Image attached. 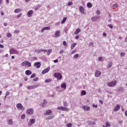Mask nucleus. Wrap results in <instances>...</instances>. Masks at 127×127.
I'll use <instances>...</instances> for the list:
<instances>
[{"label": "nucleus", "mask_w": 127, "mask_h": 127, "mask_svg": "<svg viewBox=\"0 0 127 127\" xmlns=\"http://www.w3.org/2000/svg\"><path fill=\"white\" fill-rule=\"evenodd\" d=\"M10 94V93H9V92H7L6 93L5 95H6V96H9Z\"/></svg>", "instance_id": "55"}, {"label": "nucleus", "mask_w": 127, "mask_h": 127, "mask_svg": "<svg viewBox=\"0 0 127 127\" xmlns=\"http://www.w3.org/2000/svg\"><path fill=\"white\" fill-rule=\"evenodd\" d=\"M60 25V22H57L56 23L55 25Z\"/></svg>", "instance_id": "64"}, {"label": "nucleus", "mask_w": 127, "mask_h": 127, "mask_svg": "<svg viewBox=\"0 0 127 127\" xmlns=\"http://www.w3.org/2000/svg\"><path fill=\"white\" fill-rule=\"evenodd\" d=\"M81 94L82 95V96H84V95H86V91L82 90Z\"/></svg>", "instance_id": "38"}, {"label": "nucleus", "mask_w": 127, "mask_h": 127, "mask_svg": "<svg viewBox=\"0 0 127 127\" xmlns=\"http://www.w3.org/2000/svg\"><path fill=\"white\" fill-rule=\"evenodd\" d=\"M7 35V37L10 38L11 37V36H12V35L10 34V33H7L6 34Z\"/></svg>", "instance_id": "36"}, {"label": "nucleus", "mask_w": 127, "mask_h": 127, "mask_svg": "<svg viewBox=\"0 0 127 127\" xmlns=\"http://www.w3.org/2000/svg\"><path fill=\"white\" fill-rule=\"evenodd\" d=\"M96 13H97V14H100L101 12H100L99 10H97V11H96Z\"/></svg>", "instance_id": "59"}, {"label": "nucleus", "mask_w": 127, "mask_h": 127, "mask_svg": "<svg viewBox=\"0 0 127 127\" xmlns=\"http://www.w3.org/2000/svg\"><path fill=\"white\" fill-rule=\"evenodd\" d=\"M9 53L10 54H18L19 52L14 49H11Z\"/></svg>", "instance_id": "8"}, {"label": "nucleus", "mask_w": 127, "mask_h": 127, "mask_svg": "<svg viewBox=\"0 0 127 127\" xmlns=\"http://www.w3.org/2000/svg\"><path fill=\"white\" fill-rule=\"evenodd\" d=\"M79 11L82 13V14H84L85 12H84L85 11V8L82 6H80L79 7Z\"/></svg>", "instance_id": "17"}, {"label": "nucleus", "mask_w": 127, "mask_h": 127, "mask_svg": "<svg viewBox=\"0 0 127 127\" xmlns=\"http://www.w3.org/2000/svg\"><path fill=\"white\" fill-rule=\"evenodd\" d=\"M66 20H67V18L64 17L63 18V20L61 21L62 24H63V23H65V22L66 21Z\"/></svg>", "instance_id": "31"}, {"label": "nucleus", "mask_w": 127, "mask_h": 127, "mask_svg": "<svg viewBox=\"0 0 127 127\" xmlns=\"http://www.w3.org/2000/svg\"><path fill=\"white\" fill-rule=\"evenodd\" d=\"M14 32V33H18L19 32V31H18V30H15Z\"/></svg>", "instance_id": "61"}, {"label": "nucleus", "mask_w": 127, "mask_h": 127, "mask_svg": "<svg viewBox=\"0 0 127 127\" xmlns=\"http://www.w3.org/2000/svg\"><path fill=\"white\" fill-rule=\"evenodd\" d=\"M25 74L27 76H29V75H31V74H32V72H31V70H27L25 71Z\"/></svg>", "instance_id": "24"}, {"label": "nucleus", "mask_w": 127, "mask_h": 127, "mask_svg": "<svg viewBox=\"0 0 127 127\" xmlns=\"http://www.w3.org/2000/svg\"><path fill=\"white\" fill-rule=\"evenodd\" d=\"M46 104H47V101H46V100H44L43 102L41 103L40 106L41 107H44V106H45Z\"/></svg>", "instance_id": "23"}, {"label": "nucleus", "mask_w": 127, "mask_h": 127, "mask_svg": "<svg viewBox=\"0 0 127 127\" xmlns=\"http://www.w3.org/2000/svg\"><path fill=\"white\" fill-rule=\"evenodd\" d=\"M21 15H22V13H20L19 14H18L16 16V17H17V18H19V17H20V16H21Z\"/></svg>", "instance_id": "50"}, {"label": "nucleus", "mask_w": 127, "mask_h": 127, "mask_svg": "<svg viewBox=\"0 0 127 127\" xmlns=\"http://www.w3.org/2000/svg\"><path fill=\"white\" fill-rule=\"evenodd\" d=\"M61 87L62 89L66 90V88H67V84H66V83L64 82L61 84Z\"/></svg>", "instance_id": "18"}, {"label": "nucleus", "mask_w": 127, "mask_h": 127, "mask_svg": "<svg viewBox=\"0 0 127 127\" xmlns=\"http://www.w3.org/2000/svg\"><path fill=\"white\" fill-rule=\"evenodd\" d=\"M105 126L106 127H111V124L109 122H106Z\"/></svg>", "instance_id": "37"}, {"label": "nucleus", "mask_w": 127, "mask_h": 127, "mask_svg": "<svg viewBox=\"0 0 127 127\" xmlns=\"http://www.w3.org/2000/svg\"><path fill=\"white\" fill-rule=\"evenodd\" d=\"M34 66H35V67H36L37 69H39V68L41 66V64L39 62H36L34 64Z\"/></svg>", "instance_id": "14"}, {"label": "nucleus", "mask_w": 127, "mask_h": 127, "mask_svg": "<svg viewBox=\"0 0 127 127\" xmlns=\"http://www.w3.org/2000/svg\"><path fill=\"white\" fill-rule=\"evenodd\" d=\"M79 32H81V29L80 28L76 29L75 30V31L74 32V34L77 35L78 33H79Z\"/></svg>", "instance_id": "26"}, {"label": "nucleus", "mask_w": 127, "mask_h": 127, "mask_svg": "<svg viewBox=\"0 0 127 127\" xmlns=\"http://www.w3.org/2000/svg\"><path fill=\"white\" fill-rule=\"evenodd\" d=\"M3 25L4 26H7V23H4Z\"/></svg>", "instance_id": "63"}, {"label": "nucleus", "mask_w": 127, "mask_h": 127, "mask_svg": "<svg viewBox=\"0 0 127 127\" xmlns=\"http://www.w3.org/2000/svg\"><path fill=\"white\" fill-rule=\"evenodd\" d=\"M39 86V85L35 84V85L27 86V88L28 90H32V89H35L36 88H38Z\"/></svg>", "instance_id": "6"}, {"label": "nucleus", "mask_w": 127, "mask_h": 127, "mask_svg": "<svg viewBox=\"0 0 127 127\" xmlns=\"http://www.w3.org/2000/svg\"><path fill=\"white\" fill-rule=\"evenodd\" d=\"M99 18H100V16H93L91 17V20L92 21L95 22L96 20H98Z\"/></svg>", "instance_id": "16"}, {"label": "nucleus", "mask_w": 127, "mask_h": 127, "mask_svg": "<svg viewBox=\"0 0 127 127\" xmlns=\"http://www.w3.org/2000/svg\"><path fill=\"white\" fill-rule=\"evenodd\" d=\"M34 110L32 108H29L26 111V114L27 115H28L29 116H32L33 115Z\"/></svg>", "instance_id": "2"}, {"label": "nucleus", "mask_w": 127, "mask_h": 127, "mask_svg": "<svg viewBox=\"0 0 127 127\" xmlns=\"http://www.w3.org/2000/svg\"><path fill=\"white\" fill-rule=\"evenodd\" d=\"M16 108L19 111H21V110H23V106L20 103H18L16 105Z\"/></svg>", "instance_id": "10"}, {"label": "nucleus", "mask_w": 127, "mask_h": 127, "mask_svg": "<svg viewBox=\"0 0 127 127\" xmlns=\"http://www.w3.org/2000/svg\"><path fill=\"white\" fill-rule=\"evenodd\" d=\"M61 34V32L60 30L56 31L55 32V34L54 37L57 38V37H60V34Z\"/></svg>", "instance_id": "7"}, {"label": "nucleus", "mask_w": 127, "mask_h": 127, "mask_svg": "<svg viewBox=\"0 0 127 127\" xmlns=\"http://www.w3.org/2000/svg\"><path fill=\"white\" fill-rule=\"evenodd\" d=\"M38 80V78H35L33 79V81H34L35 82L37 81Z\"/></svg>", "instance_id": "60"}, {"label": "nucleus", "mask_w": 127, "mask_h": 127, "mask_svg": "<svg viewBox=\"0 0 127 127\" xmlns=\"http://www.w3.org/2000/svg\"><path fill=\"white\" fill-rule=\"evenodd\" d=\"M64 30L65 33H67V31H68V28L67 27H65Z\"/></svg>", "instance_id": "51"}, {"label": "nucleus", "mask_w": 127, "mask_h": 127, "mask_svg": "<svg viewBox=\"0 0 127 127\" xmlns=\"http://www.w3.org/2000/svg\"><path fill=\"white\" fill-rule=\"evenodd\" d=\"M112 66H113V63L110 62L107 65V68L110 69V68H111V67H112Z\"/></svg>", "instance_id": "28"}, {"label": "nucleus", "mask_w": 127, "mask_h": 127, "mask_svg": "<svg viewBox=\"0 0 127 127\" xmlns=\"http://www.w3.org/2000/svg\"><path fill=\"white\" fill-rule=\"evenodd\" d=\"M89 125H96V122H90V123H89Z\"/></svg>", "instance_id": "45"}, {"label": "nucleus", "mask_w": 127, "mask_h": 127, "mask_svg": "<svg viewBox=\"0 0 127 127\" xmlns=\"http://www.w3.org/2000/svg\"><path fill=\"white\" fill-rule=\"evenodd\" d=\"M21 9L20 8H17L14 10L15 13H19V12H21Z\"/></svg>", "instance_id": "25"}, {"label": "nucleus", "mask_w": 127, "mask_h": 127, "mask_svg": "<svg viewBox=\"0 0 127 127\" xmlns=\"http://www.w3.org/2000/svg\"><path fill=\"white\" fill-rule=\"evenodd\" d=\"M38 53H41V52H42V49L41 50H39L38 51H37Z\"/></svg>", "instance_id": "56"}, {"label": "nucleus", "mask_w": 127, "mask_h": 127, "mask_svg": "<svg viewBox=\"0 0 127 127\" xmlns=\"http://www.w3.org/2000/svg\"><path fill=\"white\" fill-rule=\"evenodd\" d=\"M108 26H109V27H110V28H113V25H112V24H109L108 25Z\"/></svg>", "instance_id": "54"}, {"label": "nucleus", "mask_w": 127, "mask_h": 127, "mask_svg": "<svg viewBox=\"0 0 127 127\" xmlns=\"http://www.w3.org/2000/svg\"><path fill=\"white\" fill-rule=\"evenodd\" d=\"M92 106L94 108H98V105L93 104Z\"/></svg>", "instance_id": "57"}, {"label": "nucleus", "mask_w": 127, "mask_h": 127, "mask_svg": "<svg viewBox=\"0 0 127 127\" xmlns=\"http://www.w3.org/2000/svg\"><path fill=\"white\" fill-rule=\"evenodd\" d=\"M51 81H52V79H46L45 82V83H50V82H51Z\"/></svg>", "instance_id": "33"}, {"label": "nucleus", "mask_w": 127, "mask_h": 127, "mask_svg": "<svg viewBox=\"0 0 127 127\" xmlns=\"http://www.w3.org/2000/svg\"><path fill=\"white\" fill-rule=\"evenodd\" d=\"M32 14H33V11L32 10H30L27 13V16L28 17H31L32 16Z\"/></svg>", "instance_id": "15"}, {"label": "nucleus", "mask_w": 127, "mask_h": 127, "mask_svg": "<svg viewBox=\"0 0 127 127\" xmlns=\"http://www.w3.org/2000/svg\"><path fill=\"white\" fill-rule=\"evenodd\" d=\"M4 46L0 44V48H3Z\"/></svg>", "instance_id": "58"}, {"label": "nucleus", "mask_w": 127, "mask_h": 127, "mask_svg": "<svg viewBox=\"0 0 127 127\" xmlns=\"http://www.w3.org/2000/svg\"><path fill=\"white\" fill-rule=\"evenodd\" d=\"M98 60L99 61H104V60H103V57H99Z\"/></svg>", "instance_id": "48"}, {"label": "nucleus", "mask_w": 127, "mask_h": 127, "mask_svg": "<svg viewBox=\"0 0 127 127\" xmlns=\"http://www.w3.org/2000/svg\"><path fill=\"white\" fill-rule=\"evenodd\" d=\"M113 7H118V4H114L113 5Z\"/></svg>", "instance_id": "52"}, {"label": "nucleus", "mask_w": 127, "mask_h": 127, "mask_svg": "<svg viewBox=\"0 0 127 127\" xmlns=\"http://www.w3.org/2000/svg\"><path fill=\"white\" fill-rule=\"evenodd\" d=\"M22 66H28V67H31V63L28 61H24L21 64Z\"/></svg>", "instance_id": "3"}, {"label": "nucleus", "mask_w": 127, "mask_h": 127, "mask_svg": "<svg viewBox=\"0 0 127 127\" xmlns=\"http://www.w3.org/2000/svg\"><path fill=\"white\" fill-rule=\"evenodd\" d=\"M50 70V67H48V68L44 69L42 71V74L43 75H44V74H46V73H48L49 72Z\"/></svg>", "instance_id": "12"}, {"label": "nucleus", "mask_w": 127, "mask_h": 127, "mask_svg": "<svg viewBox=\"0 0 127 127\" xmlns=\"http://www.w3.org/2000/svg\"><path fill=\"white\" fill-rule=\"evenodd\" d=\"M54 76L55 78H57L58 80H61V79H62V74L59 72L55 73Z\"/></svg>", "instance_id": "1"}, {"label": "nucleus", "mask_w": 127, "mask_h": 127, "mask_svg": "<svg viewBox=\"0 0 127 127\" xmlns=\"http://www.w3.org/2000/svg\"><path fill=\"white\" fill-rule=\"evenodd\" d=\"M44 116H50L52 115V111L51 110H47L46 112L44 114Z\"/></svg>", "instance_id": "11"}, {"label": "nucleus", "mask_w": 127, "mask_h": 127, "mask_svg": "<svg viewBox=\"0 0 127 127\" xmlns=\"http://www.w3.org/2000/svg\"><path fill=\"white\" fill-rule=\"evenodd\" d=\"M73 4V2L72 1H69L68 2V5H72Z\"/></svg>", "instance_id": "49"}, {"label": "nucleus", "mask_w": 127, "mask_h": 127, "mask_svg": "<svg viewBox=\"0 0 127 127\" xmlns=\"http://www.w3.org/2000/svg\"><path fill=\"white\" fill-rule=\"evenodd\" d=\"M50 27H45L41 29V32H44L45 30H50Z\"/></svg>", "instance_id": "21"}, {"label": "nucleus", "mask_w": 127, "mask_h": 127, "mask_svg": "<svg viewBox=\"0 0 127 127\" xmlns=\"http://www.w3.org/2000/svg\"><path fill=\"white\" fill-rule=\"evenodd\" d=\"M120 55H121V56L122 57H125L126 54H125V53L122 52V53H121L120 54Z\"/></svg>", "instance_id": "40"}, {"label": "nucleus", "mask_w": 127, "mask_h": 127, "mask_svg": "<svg viewBox=\"0 0 127 127\" xmlns=\"http://www.w3.org/2000/svg\"><path fill=\"white\" fill-rule=\"evenodd\" d=\"M78 57H79V55L78 54H75L74 56H73V58H78Z\"/></svg>", "instance_id": "43"}, {"label": "nucleus", "mask_w": 127, "mask_h": 127, "mask_svg": "<svg viewBox=\"0 0 127 127\" xmlns=\"http://www.w3.org/2000/svg\"><path fill=\"white\" fill-rule=\"evenodd\" d=\"M76 52H77V51L76 50H74L71 52V54H74L76 53Z\"/></svg>", "instance_id": "46"}, {"label": "nucleus", "mask_w": 127, "mask_h": 127, "mask_svg": "<svg viewBox=\"0 0 127 127\" xmlns=\"http://www.w3.org/2000/svg\"><path fill=\"white\" fill-rule=\"evenodd\" d=\"M21 120H24V119H25V116L24 115H21Z\"/></svg>", "instance_id": "44"}, {"label": "nucleus", "mask_w": 127, "mask_h": 127, "mask_svg": "<svg viewBox=\"0 0 127 127\" xmlns=\"http://www.w3.org/2000/svg\"><path fill=\"white\" fill-rule=\"evenodd\" d=\"M7 124L9 126H12L13 125V122H12V119H9L7 121Z\"/></svg>", "instance_id": "22"}, {"label": "nucleus", "mask_w": 127, "mask_h": 127, "mask_svg": "<svg viewBox=\"0 0 127 127\" xmlns=\"http://www.w3.org/2000/svg\"><path fill=\"white\" fill-rule=\"evenodd\" d=\"M87 6L88 7V8H91V7H92L93 4H92V3L90 2H88L87 4Z\"/></svg>", "instance_id": "27"}, {"label": "nucleus", "mask_w": 127, "mask_h": 127, "mask_svg": "<svg viewBox=\"0 0 127 127\" xmlns=\"http://www.w3.org/2000/svg\"><path fill=\"white\" fill-rule=\"evenodd\" d=\"M117 80L112 81L108 83V86H109V87H115V86L117 85Z\"/></svg>", "instance_id": "4"}, {"label": "nucleus", "mask_w": 127, "mask_h": 127, "mask_svg": "<svg viewBox=\"0 0 127 127\" xmlns=\"http://www.w3.org/2000/svg\"><path fill=\"white\" fill-rule=\"evenodd\" d=\"M120 109H121V106L119 105H118L115 107L113 111L114 112H118Z\"/></svg>", "instance_id": "20"}, {"label": "nucleus", "mask_w": 127, "mask_h": 127, "mask_svg": "<svg viewBox=\"0 0 127 127\" xmlns=\"http://www.w3.org/2000/svg\"><path fill=\"white\" fill-rule=\"evenodd\" d=\"M101 74H102L101 71L97 70L95 73V77H100V76H101Z\"/></svg>", "instance_id": "19"}, {"label": "nucleus", "mask_w": 127, "mask_h": 127, "mask_svg": "<svg viewBox=\"0 0 127 127\" xmlns=\"http://www.w3.org/2000/svg\"><path fill=\"white\" fill-rule=\"evenodd\" d=\"M63 44L64 46H65V47H67V46H68V44H67V42H66L65 41H64L63 42Z\"/></svg>", "instance_id": "32"}, {"label": "nucleus", "mask_w": 127, "mask_h": 127, "mask_svg": "<svg viewBox=\"0 0 127 127\" xmlns=\"http://www.w3.org/2000/svg\"><path fill=\"white\" fill-rule=\"evenodd\" d=\"M89 46H92V47H94V43L90 42L89 43Z\"/></svg>", "instance_id": "39"}, {"label": "nucleus", "mask_w": 127, "mask_h": 127, "mask_svg": "<svg viewBox=\"0 0 127 127\" xmlns=\"http://www.w3.org/2000/svg\"><path fill=\"white\" fill-rule=\"evenodd\" d=\"M81 108H82V109L84 110V111H86L87 112H89V111H90V107H89V106H86L85 105H83L81 107Z\"/></svg>", "instance_id": "13"}, {"label": "nucleus", "mask_w": 127, "mask_h": 127, "mask_svg": "<svg viewBox=\"0 0 127 127\" xmlns=\"http://www.w3.org/2000/svg\"><path fill=\"white\" fill-rule=\"evenodd\" d=\"M34 123H35V119H32L29 120V122L28 124V127H31L32 125H34Z\"/></svg>", "instance_id": "9"}, {"label": "nucleus", "mask_w": 127, "mask_h": 127, "mask_svg": "<svg viewBox=\"0 0 127 127\" xmlns=\"http://www.w3.org/2000/svg\"><path fill=\"white\" fill-rule=\"evenodd\" d=\"M64 107H67L68 106V103H67V102H64Z\"/></svg>", "instance_id": "42"}, {"label": "nucleus", "mask_w": 127, "mask_h": 127, "mask_svg": "<svg viewBox=\"0 0 127 127\" xmlns=\"http://www.w3.org/2000/svg\"><path fill=\"white\" fill-rule=\"evenodd\" d=\"M51 52H52V49H49L48 51L47 52V55H49L50 54H51Z\"/></svg>", "instance_id": "35"}, {"label": "nucleus", "mask_w": 127, "mask_h": 127, "mask_svg": "<svg viewBox=\"0 0 127 127\" xmlns=\"http://www.w3.org/2000/svg\"><path fill=\"white\" fill-rule=\"evenodd\" d=\"M57 110H59L60 111H64L65 112H69V108L67 107H58L57 108Z\"/></svg>", "instance_id": "5"}, {"label": "nucleus", "mask_w": 127, "mask_h": 127, "mask_svg": "<svg viewBox=\"0 0 127 127\" xmlns=\"http://www.w3.org/2000/svg\"><path fill=\"white\" fill-rule=\"evenodd\" d=\"M72 125L71 123H68V124H67L66 125V126H67V127H72Z\"/></svg>", "instance_id": "41"}, {"label": "nucleus", "mask_w": 127, "mask_h": 127, "mask_svg": "<svg viewBox=\"0 0 127 127\" xmlns=\"http://www.w3.org/2000/svg\"><path fill=\"white\" fill-rule=\"evenodd\" d=\"M76 45H77V43H74L73 44H72L71 45V49H74V47H75V46H76Z\"/></svg>", "instance_id": "30"}, {"label": "nucleus", "mask_w": 127, "mask_h": 127, "mask_svg": "<svg viewBox=\"0 0 127 127\" xmlns=\"http://www.w3.org/2000/svg\"><path fill=\"white\" fill-rule=\"evenodd\" d=\"M99 103L101 104V105H103V101L102 100H99Z\"/></svg>", "instance_id": "62"}, {"label": "nucleus", "mask_w": 127, "mask_h": 127, "mask_svg": "<svg viewBox=\"0 0 127 127\" xmlns=\"http://www.w3.org/2000/svg\"><path fill=\"white\" fill-rule=\"evenodd\" d=\"M119 91H120L121 92H124L125 91V89H124L123 87H120L119 88Z\"/></svg>", "instance_id": "34"}, {"label": "nucleus", "mask_w": 127, "mask_h": 127, "mask_svg": "<svg viewBox=\"0 0 127 127\" xmlns=\"http://www.w3.org/2000/svg\"><path fill=\"white\" fill-rule=\"evenodd\" d=\"M62 53H64V50H62L60 51V54H62Z\"/></svg>", "instance_id": "53"}, {"label": "nucleus", "mask_w": 127, "mask_h": 127, "mask_svg": "<svg viewBox=\"0 0 127 127\" xmlns=\"http://www.w3.org/2000/svg\"><path fill=\"white\" fill-rule=\"evenodd\" d=\"M54 118V116L52 115L51 116H49L46 118V120H52V119H53Z\"/></svg>", "instance_id": "29"}, {"label": "nucleus", "mask_w": 127, "mask_h": 127, "mask_svg": "<svg viewBox=\"0 0 127 127\" xmlns=\"http://www.w3.org/2000/svg\"><path fill=\"white\" fill-rule=\"evenodd\" d=\"M35 76H36L35 73H33V74H32V75H31L30 78H34V77H35Z\"/></svg>", "instance_id": "47"}]
</instances>
